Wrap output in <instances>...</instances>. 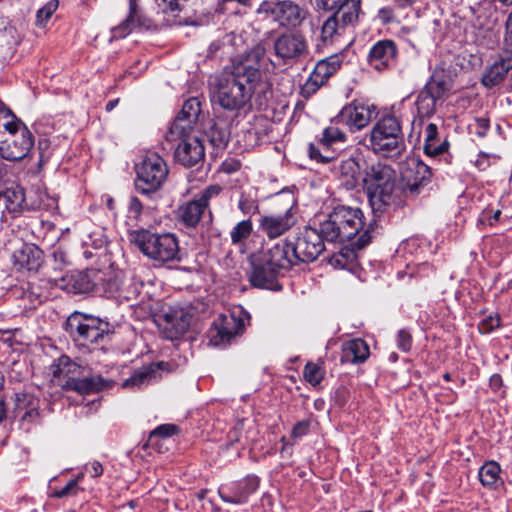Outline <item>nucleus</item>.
Listing matches in <instances>:
<instances>
[{
    "mask_svg": "<svg viewBox=\"0 0 512 512\" xmlns=\"http://www.w3.org/2000/svg\"><path fill=\"white\" fill-rule=\"evenodd\" d=\"M324 241L314 227H305L294 241L281 250L276 247L271 256L258 258V288L276 290L280 286L276 277L283 267V255L291 262H312L324 251Z\"/></svg>",
    "mask_w": 512,
    "mask_h": 512,
    "instance_id": "f257e3e1",
    "label": "nucleus"
},
{
    "mask_svg": "<svg viewBox=\"0 0 512 512\" xmlns=\"http://www.w3.org/2000/svg\"><path fill=\"white\" fill-rule=\"evenodd\" d=\"M210 98L212 105L228 111L243 108L251 99L256 88V68L239 64L232 72H223L210 77Z\"/></svg>",
    "mask_w": 512,
    "mask_h": 512,
    "instance_id": "f03ea898",
    "label": "nucleus"
},
{
    "mask_svg": "<svg viewBox=\"0 0 512 512\" xmlns=\"http://www.w3.org/2000/svg\"><path fill=\"white\" fill-rule=\"evenodd\" d=\"M64 330L77 347L89 351L103 348L111 340L112 325L97 316L73 312L64 323Z\"/></svg>",
    "mask_w": 512,
    "mask_h": 512,
    "instance_id": "7ed1b4c3",
    "label": "nucleus"
},
{
    "mask_svg": "<svg viewBox=\"0 0 512 512\" xmlns=\"http://www.w3.org/2000/svg\"><path fill=\"white\" fill-rule=\"evenodd\" d=\"M49 370L53 380L57 381L64 390L75 391L81 395L97 393L113 385V381L100 375L83 376L84 368L67 355H61L55 359Z\"/></svg>",
    "mask_w": 512,
    "mask_h": 512,
    "instance_id": "20e7f679",
    "label": "nucleus"
},
{
    "mask_svg": "<svg viewBox=\"0 0 512 512\" xmlns=\"http://www.w3.org/2000/svg\"><path fill=\"white\" fill-rule=\"evenodd\" d=\"M128 239L143 255L157 264L181 260L179 240L174 233H157L150 229L138 228L128 232Z\"/></svg>",
    "mask_w": 512,
    "mask_h": 512,
    "instance_id": "39448f33",
    "label": "nucleus"
},
{
    "mask_svg": "<svg viewBox=\"0 0 512 512\" xmlns=\"http://www.w3.org/2000/svg\"><path fill=\"white\" fill-rule=\"evenodd\" d=\"M363 224L361 209L341 205L335 207L314 228L324 242L344 243L354 238L363 228Z\"/></svg>",
    "mask_w": 512,
    "mask_h": 512,
    "instance_id": "423d86ee",
    "label": "nucleus"
},
{
    "mask_svg": "<svg viewBox=\"0 0 512 512\" xmlns=\"http://www.w3.org/2000/svg\"><path fill=\"white\" fill-rule=\"evenodd\" d=\"M395 180V171L389 165L376 162L366 167L362 184L373 211L382 212L394 203Z\"/></svg>",
    "mask_w": 512,
    "mask_h": 512,
    "instance_id": "0eeeda50",
    "label": "nucleus"
},
{
    "mask_svg": "<svg viewBox=\"0 0 512 512\" xmlns=\"http://www.w3.org/2000/svg\"><path fill=\"white\" fill-rule=\"evenodd\" d=\"M0 121V156L8 161L27 157L34 146V136L27 126L11 111Z\"/></svg>",
    "mask_w": 512,
    "mask_h": 512,
    "instance_id": "6e6552de",
    "label": "nucleus"
},
{
    "mask_svg": "<svg viewBox=\"0 0 512 512\" xmlns=\"http://www.w3.org/2000/svg\"><path fill=\"white\" fill-rule=\"evenodd\" d=\"M367 147L384 157L401 155L405 150V139L399 119L394 115L380 118L366 135Z\"/></svg>",
    "mask_w": 512,
    "mask_h": 512,
    "instance_id": "1a4fd4ad",
    "label": "nucleus"
},
{
    "mask_svg": "<svg viewBox=\"0 0 512 512\" xmlns=\"http://www.w3.org/2000/svg\"><path fill=\"white\" fill-rule=\"evenodd\" d=\"M272 207L274 210L260 219V229L268 238L275 239L296 224L297 205L292 195L277 193Z\"/></svg>",
    "mask_w": 512,
    "mask_h": 512,
    "instance_id": "9d476101",
    "label": "nucleus"
},
{
    "mask_svg": "<svg viewBox=\"0 0 512 512\" xmlns=\"http://www.w3.org/2000/svg\"><path fill=\"white\" fill-rule=\"evenodd\" d=\"M136 190L142 194L158 191L165 183L169 170L165 160L155 152H147L136 164Z\"/></svg>",
    "mask_w": 512,
    "mask_h": 512,
    "instance_id": "9b49d317",
    "label": "nucleus"
},
{
    "mask_svg": "<svg viewBox=\"0 0 512 512\" xmlns=\"http://www.w3.org/2000/svg\"><path fill=\"white\" fill-rule=\"evenodd\" d=\"M246 312L241 307H234L219 314L208 330L209 342L213 346H226L237 335L241 334L248 321Z\"/></svg>",
    "mask_w": 512,
    "mask_h": 512,
    "instance_id": "f8f14e48",
    "label": "nucleus"
},
{
    "mask_svg": "<svg viewBox=\"0 0 512 512\" xmlns=\"http://www.w3.org/2000/svg\"><path fill=\"white\" fill-rule=\"evenodd\" d=\"M1 196L5 201L7 211L13 217H17L25 211L47 210L51 207L50 199L45 192L36 190L26 194L19 185L6 188Z\"/></svg>",
    "mask_w": 512,
    "mask_h": 512,
    "instance_id": "ddd939ff",
    "label": "nucleus"
},
{
    "mask_svg": "<svg viewBox=\"0 0 512 512\" xmlns=\"http://www.w3.org/2000/svg\"><path fill=\"white\" fill-rule=\"evenodd\" d=\"M258 14L279 26H299L306 18V11L292 0H261Z\"/></svg>",
    "mask_w": 512,
    "mask_h": 512,
    "instance_id": "4468645a",
    "label": "nucleus"
},
{
    "mask_svg": "<svg viewBox=\"0 0 512 512\" xmlns=\"http://www.w3.org/2000/svg\"><path fill=\"white\" fill-rule=\"evenodd\" d=\"M346 140L347 135L337 126L331 125L323 130L321 137L315 143L309 144L308 155L317 163L335 162Z\"/></svg>",
    "mask_w": 512,
    "mask_h": 512,
    "instance_id": "2eb2a0df",
    "label": "nucleus"
},
{
    "mask_svg": "<svg viewBox=\"0 0 512 512\" xmlns=\"http://www.w3.org/2000/svg\"><path fill=\"white\" fill-rule=\"evenodd\" d=\"M275 55L284 62H297L309 54L305 36L299 32H285L273 42Z\"/></svg>",
    "mask_w": 512,
    "mask_h": 512,
    "instance_id": "dca6fc26",
    "label": "nucleus"
},
{
    "mask_svg": "<svg viewBox=\"0 0 512 512\" xmlns=\"http://www.w3.org/2000/svg\"><path fill=\"white\" fill-rule=\"evenodd\" d=\"M361 0H344V3L323 24L321 35L324 41L332 39L338 30L353 25L358 20Z\"/></svg>",
    "mask_w": 512,
    "mask_h": 512,
    "instance_id": "f3484780",
    "label": "nucleus"
},
{
    "mask_svg": "<svg viewBox=\"0 0 512 512\" xmlns=\"http://www.w3.org/2000/svg\"><path fill=\"white\" fill-rule=\"evenodd\" d=\"M342 64V56L331 55L317 62L307 81L302 86V95L309 97L338 71Z\"/></svg>",
    "mask_w": 512,
    "mask_h": 512,
    "instance_id": "a211bd4d",
    "label": "nucleus"
},
{
    "mask_svg": "<svg viewBox=\"0 0 512 512\" xmlns=\"http://www.w3.org/2000/svg\"><path fill=\"white\" fill-rule=\"evenodd\" d=\"M432 176L428 165L422 161L412 159L406 162L401 169V180L404 191H408L412 196L418 195L422 188L426 186Z\"/></svg>",
    "mask_w": 512,
    "mask_h": 512,
    "instance_id": "6ab92c4d",
    "label": "nucleus"
},
{
    "mask_svg": "<svg viewBox=\"0 0 512 512\" xmlns=\"http://www.w3.org/2000/svg\"><path fill=\"white\" fill-rule=\"evenodd\" d=\"M374 116V106L352 102L341 109L335 122L347 126L350 131H358L366 127Z\"/></svg>",
    "mask_w": 512,
    "mask_h": 512,
    "instance_id": "aec40b11",
    "label": "nucleus"
},
{
    "mask_svg": "<svg viewBox=\"0 0 512 512\" xmlns=\"http://www.w3.org/2000/svg\"><path fill=\"white\" fill-rule=\"evenodd\" d=\"M13 414L22 424L39 423L42 417L40 399L28 392L15 393Z\"/></svg>",
    "mask_w": 512,
    "mask_h": 512,
    "instance_id": "412c9836",
    "label": "nucleus"
},
{
    "mask_svg": "<svg viewBox=\"0 0 512 512\" xmlns=\"http://www.w3.org/2000/svg\"><path fill=\"white\" fill-rule=\"evenodd\" d=\"M398 49L394 41L385 39L376 42L367 56L368 64L377 71L390 69L396 64Z\"/></svg>",
    "mask_w": 512,
    "mask_h": 512,
    "instance_id": "4be33fe9",
    "label": "nucleus"
},
{
    "mask_svg": "<svg viewBox=\"0 0 512 512\" xmlns=\"http://www.w3.org/2000/svg\"><path fill=\"white\" fill-rule=\"evenodd\" d=\"M122 284L123 276L121 272L110 268L104 270L94 269L93 294L100 297L117 299Z\"/></svg>",
    "mask_w": 512,
    "mask_h": 512,
    "instance_id": "5701e85b",
    "label": "nucleus"
},
{
    "mask_svg": "<svg viewBox=\"0 0 512 512\" xmlns=\"http://www.w3.org/2000/svg\"><path fill=\"white\" fill-rule=\"evenodd\" d=\"M94 269L70 271L56 281V286L67 293H93Z\"/></svg>",
    "mask_w": 512,
    "mask_h": 512,
    "instance_id": "b1692460",
    "label": "nucleus"
},
{
    "mask_svg": "<svg viewBox=\"0 0 512 512\" xmlns=\"http://www.w3.org/2000/svg\"><path fill=\"white\" fill-rule=\"evenodd\" d=\"M149 26L150 22L141 14L136 0H129V13L119 25L111 29V40L125 38L136 28H148Z\"/></svg>",
    "mask_w": 512,
    "mask_h": 512,
    "instance_id": "393cba45",
    "label": "nucleus"
},
{
    "mask_svg": "<svg viewBox=\"0 0 512 512\" xmlns=\"http://www.w3.org/2000/svg\"><path fill=\"white\" fill-rule=\"evenodd\" d=\"M205 149L201 140L188 138L178 143L175 149V159L185 167H193L204 159Z\"/></svg>",
    "mask_w": 512,
    "mask_h": 512,
    "instance_id": "a878e982",
    "label": "nucleus"
},
{
    "mask_svg": "<svg viewBox=\"0 0 512 512\" xmlns=\"http://www.w3.org/2000/svg\"><path fill=\"white\" fill-rule=\"evenodd\" d=\"M334 170L339 185L346 190H353L362 183L360 165L353 158L342 160L338 165H334Z\"/></svg>",
    "mask_w": 512,
    "mask_h": 512,
    "instance_id": "bb28decb",
    "label": "nucleus"
},
{
    "mask_svg": "<svg viewBox=\"0 0 512 512\" xmlns=\"http://www.w3.org/2000/svg\"><path fill=\"white\" fill-rule=\"evenodd\" d=\"M206 209L207 206L195 197L179 206L177 210L178 222L186 228H195Z\"/></svg>",
    "mask_w": 512,
    "mask_h": 512,
    "instance_id": "cd10ccee",
    "label": "nucleus"
},
{
    "mask_svg": "<svg viewBox=\"0 0 512 512\" xmlns=\"http://www.w3.org/2000/svg\"><path fill=\"white\" fill-rule=\"evenodd\" d=\"M255 490V485L247 480L232 483L231 485H222L218 493L224 502L231 504L245 503L251 493Z\"/></svg>",
    "mask_w": 512,
    "mask_h": 512,
    "instance_id": "c85d7f7f",
    "label": "nucleus"
},
{
    "mask_svg": "<svg viewBox=\"0 0 512 512\" xmlns=\"http://www.w3.org/2000/svg\"><path fill=\"white\" fill-rule=\"evenodd\" d=\"M370 354L367 343L360 339H352L342 344L341 362L342 363H362Z\"/></svg>",
    "mask_w": 512,
    "mask_h": 512,
    "instance_id": "c756f323",
    "label": "nucleus"
},
{
    "mask_svg": "<svg viewBox=\"0 0 512 512\" xmlns=\"http://www.w3.org/2000/svg\"><path fill=\"white\" fill-rule=\"evenodd\" d=\"M512 69V58L501 55L482 76L481 82L485 87H494L504 81L507 73Z\"/></svg>",
    "mask_w": 512,
    "mask_h": 512,
    "instance_id": "7c9ffc66",
    "label": "nucleus"
},
{
    "mask_svg": "<svg viewBox=\"0 0 512 512\" xmlns=\"http://www.w3.org/2000/svg\"><path fill=\"white\" fill-rule=\"evenodd\" d=\"M195 123L191 120L184 119L182 116H176L172 122L168 132L166 133V140L169 142H183L188 138H197L191 136Z\"/></svg>",
    "mask_w": 512,
    "mask_h": 512,
    "instance_id": "2f4dec72",
    "label": "nucleus"
},
{
    "mask_svg": "<svg viewBox=\"0 0 512 512\" xmlns=\"http://www.w3.org/2000/svg\"><path fill=\"white\" fill-rule=\"evenodd\" d=\"M452 87L450 77L443 70H436L423 89L437 99H441Z\"/></svg>",
    "mask_w": 512,
    "mask_h": 512,
    "instance_id": "473e14b6",
    "label": "nucleus"
},
{
    "mask_svg": "<svg viewBox=\"0 0 512 512\" xmlns=\"http://www.w3.org/2000/svg\"><path fill=\"white\" fill-rule=\"evenodd\" d=\"M424 137V151L427 155L436 156L448 149V143L446 141L440 142L438 139V128L436 124L429 123L425 127Z\"/></svg>",
    "mask_w": 512,
    "mask_h": 512,
    "instance_id": "72a5a7b5",
    "label": "nucleus"
},
{
    "mask_svg": "<svg viewBox=\"0 0 512 512\" xmlns=\"http://www.w3.org/2000/svg\"><path fill=\"white\" fill-rule=\"evenodd\" d=\"M159 12L163 14V20L169 24H182V21H177L175 18L182 10L184 4L188 0H156Z\"/></svg>",
    "mask_w": 512,
    "mask_h": 512,
    "instance_id": "f704fd0d",
    "label": "nucleus"
},
{
    "mask_svg": "<svg viewBox=\"0 0 512 512\" xmlns=\"http://www.w3.org/2000/svg\"><path fill=\"white\" fill-rule=\"evenodd\" d=\"M501 468L496 461H488L479 469V480L484 487L493 489L500 479Z\"/></svg>",
    "mask_w": 512,
    "mask_h": 512,
    "instance_id": "c9c22d12",
    "label": "nucleus"
},
{
    "mask_svg": "<svg viewBox=\"0 0 512 512\" xmlns=\"http://www.w3.org/2000/svg\"><path fill=\"white\" fill-rule=\"evenodd\" d=\"M439 99L434 97L432 94L422 89L416 99V107L418 116L421 118L431 117L436 110V102Z\"/></svg>",
    "mask_w": 512,
    "mask_h": 512,
    "instance_id": "e433bc0d",
    "label": "nucleus"
},
{
    "mask_svg": "<svg viewBox=\"0 0 512 512\" xmlns=\"http://www.w3.org/2000/svg\"><path fill=\"white\" fill-rule=\"evenodd\" d=\"M154 377V371L149 367H143L136 370L129 378L123 382L124 388H141L148 384Z\"/></svg>",
    "mask_w": 512,
    "mask_h": 512,
    "instance_id": "4c0bfd02",
    "label": "nucleus"
},
{
    "mask_svg": "<svg viewBox=\"0 0 512 512\" xmlns=\"http://www.w3.org/2000/svg\"><path fill=\"white\" fill-rule=\"evenodd\" d=\"M142 284L134 281L133 279L125 280L123 278V284L120 286L117 300L119 301H131L138 297L141 292Z\"/></svg>",
    "mask_w": 512,
    "mask_h": 512,
    "instance_id": "58836bf2",
    "label": "nucleus"
},
{
    "mask_svg": "<svg viewBox=\"0 0 512 512\" xmlns=\"http://www.w3.org/2000/svg\"><path fill=\"white\" fill-rule=\"evenodd\" d=\"M201 113V101L197 97L187 99L177 116H182L184 119L191 120L196 123Z\"/></svg>",
    "mask_w": 512,
    "mask_h": 512,
    "instance_id": "ea45409f",
    "label": "nucleus"
},
{
    "mask_svg": "<svg viewBox=\"0 0 512 512\" xmlns=\"http://www.w3.org/2000/svg\"><path fill=\"white\" fill-rule=\"evenodd\" d=\"M82 478L83 475L80 474L76 478L71 479L63 488L53 490L50 497L60 499L78 495L82 491V488L79 486V481Z\"/></svg>",
    "mask_w": 512,
    "mask_h": 512,
    "instance_id": "a19ab883",
    "label": "nucleus"
},
{
    "mask_svg": "<svg viewBox=\"0 0 512 512\" xmlns=\"http://www.w3.org/2000/svg\"><path fill=\"white\" fill-rule=\"evenodd\" d=\"M59 7L58 0H49L36 12V25L44 27Z\"/></svg>",
    "mask_w": 512,
    "mask_h": 512,
    "instance_id": "79ce46f5",
    "label": "nucleus"
},
{
    "mask_svg": "<svg viewBox=\"0 0 512 512\" xmlns=\"http://www.w3.org/2000/svg\"><path fill=\"white\" fill-rule=\"evenodd\" d=\"M42 251L35 246H26L21 251L22 258L27 257V259H22L21 262L23 265L27 267L28 270L35 269L40 264Z\"/></svg>",
    "mask_w": 512,
    "mask_h": 512,
    "instance_id": "37998d69",
    "label": "nucleus"
},
{
    "mask_svg": "<svg viewBox=\"0 0 512 512\" xmlns=\"http://www.w3.org/2000/svg\"><path fill=\"white\" fill-rule=\"evenodd\" d=\"M252 232V222L250 220H243L239 222L231 231V240L234 244L239 243L246 239Z\"/></svg>",
    "mask_w": 512,
    "mask_h": 512,
    "instance_id": "c03bdc74",
    "label": "nucleus"
},
{
    "mask_svg": "<svg viewBox=\"0 0 512 512\" xmlns=\"http://www.w3.org/2000/svg\"><path fill=\"white\" fill-rule=\"evenodd\" d=\"M304 378L311 385H318L323 379V371L318 364L307 363L304 368Z\"/></svg>",
    "mask_w": 512,
    "mask_h": 512,
    "instance_id": "a18cd8bd",
    "label": "nucleus"
},
{
    "mask_svg": "<svg viewBox=\"0 0 512 512\" xmlns=\"http://www.w3.org/2000/svg\"><path fill=\"white\" fill-rule=\"evenodd\" d=\"M210 142L217 148H223L226 146L229 138V133L226 129L218 128L216 125L213 126L209 132Z\"/></svg>",
    "mask_w": 512,
    "mask_h": 512,
    "instance_id": "49530a36",
    "label": "nucleus"
},
{
    "mask_svg": "<svg viewBox=\"0 0 512 512\" xmlns=\"http://www.w3.org/2000/svg\"><path fill=\"white\" fill-rule=\"evenodd\" d=\"M144 211L145 209L142 202L137 197L132 196L128 204V219L131 221L138 222L141 220Z\"/></svg>",
    "mask_w": 512,
    "mask_h": 512,
    "instance_id": "de8ad7c7",
    "label": "nucleus"
},
{
    "mask_svg": "<svg viewBox=\"0 0 512 512\" xmlns=\"http://www.w3.org/2000/svg\"><path fill=\"white\" fill-rule=\"evenodd\" d=\"M502 55L512 58V12L506 21V35L504 38Z\"/></svg>",
    "mask_w": 512,
    "mask_h": 512,
    "instance_id": "09e8293b",
    "label": "nucleus"
},
{
    "mask_svg": "<svg viewBox=\"0 0 512 512\" xmlns=\"http://www.w3.org/2000/svg\"><path fill=\"white\" fill-rule=\"evenodd\" d=\"M179 431H180V428L175 424H162V425L158 426L157 428H155L151 432L150 438L155 437V436L167 438V437L178 434Z\"/></svg>",
    "mask_w": 512,
    "mask_h": 512,
    "instance_id": "8fccbe9b",
    "label": "nucleus"
},
{
    "mask_svg": "<svg viewBox=\"0 0 512 512\" xmlns=\"http://www.w3.org/2000/svg\"><path fill=\"white\" fill-rule=\"evenodd\" d=\"M221 187L218 185H211L203 190L197 198L203 202L207 207L209 205V201L212 197L217 196L221 192Z\"/></svg>",
    "mask_w": 512,
    "mask_h": 512,
    "instance_id": "3c124183",
    "label": "nucleus"
},
{
    "mask_svg": "<svg viewBox=\"0 0 512 512\" xmlns=\"http://www.w3.org/2000/svg\"><path fill=\"white\" fill-rule=\"evenodd\" d=\"M499 325L500 318L498 316H489L481 322L479 329L482 333H489L499 327Z\"/></svg>",
    "mask_w": 512,
    "mask_h": 512,
    "instance_id": "603ef678",
    "label": "nucleus"
},
{
    "mask_svg": "<svg viewBox=\"0 0 512 512\" xmlns=\"http://www.w3.org/2000/svg\"><path fill=\"white\" fill-rule=\"evenodd\" d=\"M310 429V421L309 420H302L297 422L291 432V436L294 439H299L306 435Z\"/></svg>",
    "mask_w": 512,
    "mask_h": 512,
    "instance_id": "864d4df0",
    "label": "nucleus"
},
{
    "mask_svg": "<svg viewBox=\"0 0 512 512\" xmlns=\"http://www.w3.org/2000/svg\"><path fill=\"white\" fill-rule=\"evenodd\" d=\"M411 344H412L411 335L405 330H400L397 335L398 347L402 351L408 352L411 348Z\"/></svg>",
    "mask_w": 512,
    "mask_h": 512,
    "instance_id": "5fc2aeb1",
    "label": "nucleus"
},
{
    "mask_svg": "<svg viewBox=\"0 0 512 512\" xmlns=\"http://www.w3.org/2000/svg\"><path fill=\"white\" fill-rule=\"evenodd\" d=\"M489 126V120L487 118H476L474 123V133L479 137H484L487 134Z\"/></svg>",
    "mask_w": 512,
    "mask_h": 512,
    "instance_id": "6e6d98bb",
    "label": "nucleus"
},
{
    "mask_svg": "<svg viewBox=\"0 0 512 512\" xmlns=\"http://www.w3.org/2000/svg\"><path fill=\"white\" fill-rule=\"evenodd\" d=\"M317 6L324 10L337 11L344 0H316Z\"/></svg>",
    "mask_w": 512,
    "mask_h": 512,
    "instance_id": "4d7b16f0",
    "label": "nucleus"
},
{
    "mask_svg": "<svg viewBox=\"0 0 512 512\" xmlns=\"http://www.w3.org/2000/svg\"><path fill=\"white\" fill-rule=\"evenodd\" d=\"M226 48H229L224 41H221V40H216V41H213L209 48H208V54H207V57L209 58H214V57H217L218 56V53L221 51V50H225Z\"/></svg>",
    "mask_w": 512,
    "mask_h": 512,
    "instance_id": "13d9d810",
    "label": "nucleus"
},
{
    "mask_svg": "<svg viewBox=\"0 0 512 512\" xmlns=\"http://www.w3.org/2000/svg\"><path fill=\"white\" fill-rule=\"evenodd\" d=\"M91 477H100L103 474V466L99 461H93L85 466Z\"/></svg>",
    "mask_w": 512,
    "mask_h": 512,
    "instance_id": "bf43d9fd",
    "label": "nucleus"
},
{
    "mask_svg": "<svg viewBox=\"0 0 512 512\" xmlns=\"http://www.w3.org/2000/svg\"><path fill=\"white\" fill-rule=\"evenodd\" d=\"M240 168V162L238 160L230 159L225 160L221 165V171L231 174L238 171Z\"/></svg>",
    "mask_w": 512,
    "mask_h": 512,
    "instance_id": "052dcab7",
    "label": "nucleus"
},
{
    "mask_svg": "<svg viewBox=\"0 0 512 512\" xmlns=\"http://www.w3.org/2000/svg\"><path fill=\"white\" fill-rule=\"evenodd\" d=\"M378 18L383 23H390L393 21V11L389 7H383L378 11Z\"/></svg>",
    "mask_w": 512,
    "mask_h": 512,
    "instance_id": "680f3d73",
    "label": "nucleus"
},
{
    "mask_svg": "<svg viewBox=\"0 0 512 512\" xmlns=\"http://www.w3.org/2000/svg\"><path fill=\"white\" fill-rule=\"evenodd\" d=\"M250 262H251V271L249 273V282L251 286L256 287V265L253 260V254L250 255Z\"/></svg>",
    "mask_w": 512,
    "mask_h": 512,
    "instance_id": "e2e57ef3",
    "label": "nucleus"
},
{
    "mask_svg": "<svg viewBox=\"0 0 512 512\" xmlns=\"http://www.w3.org/2000/svg\"><path fill=\"white\" fill-rule=\"evenodd\" d=\"M268 83L266 82H262L260 80H258V84H257V87H258V91L261 90L263 92V97L265 100L268 99V96H271V91L268 89Z\"/></svg>",
    "mask_w": 512,
    "mask_h": 512,
    "instance_id": "0e129e2a",
    "label": "nucleus"
},
{
    "mask_svg": "<svg viewBox=\"0 0 512 512\" xmlns=\"http://www.w3.org/2000/svg\"><path fill=\"white\" fill-rule=\"evenodd\" d=\"M11 115V109L6 106L2 100L0 99V121L5 117V116H10Z\"/></svg>",
    "mask_w": 512,
    "mask_h": 512,
    "instance_id": "69168bd1",
    "label": "nucleus"
},
{
    "mask_svg": "<svg viewBox=\"0 0 512 512\" xmlns=\"http://www.w3.org/2000/svg\"><path fill=\"white\" fill-rule=\"evenodd\" d=\"M7 407L4 399L0 398V422L6 418Z\"/></svg>",
    "mask_w": 512,
    "mask_h": 512,
    "instance_id": "338daca9",
    "label": "nucleus"
},
{
    "mask_svg": "<svg viewBox=\"0 0 512 512\" xmlns=\"http://www.w3.org/2000/svg\"><path fill=\"white\" fill-rule=\"evenodd\" d=\"M502 212L501 210L497 209L496 211H494L492 213V215L489 216L488 220H489V224L490 225H493L495 222H497L501 216Z\"/></svg>",
    "mask_w": 512,
    "mask_h": 512,
    "instance_id": "774afa93",
    "label": "nucleus"
}]
</instances>
